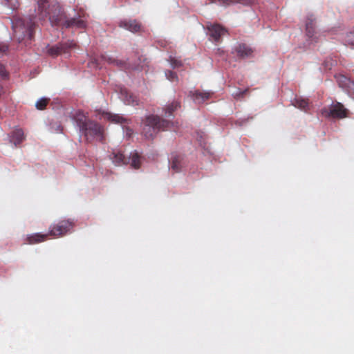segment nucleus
<instances>
[{"mask_svg":"<svg viewBox=\"0 0 354 354\" xmlns=\"http://www.w3.org/2000/svg\"><path fill=\"white\" fill-rule=\"evenodd\" d=\"M38 19L44 21L48 19L53 26H62L66 28L84 29L86 27V21L83 14L66 19L64 11L59 3H48V0H38Z\"/></svg>","mask_w":354,"mask_h":354,"instance_id":"obj_1","label":"nucleus"},{"mask_svg":"<svg viewBox=\"0 0 354 354\" xmlns=\"http://www.w3.org/2000/svg\"><path fill=\"white\" fill-rule=\"evenodd\" d=\"M74 119L87 142H91L95 138L103 140L104 128L99 123L91 120L80 111L75 114Z\"/></svg>","mask_w":354,"mask_h":354,"instance_id":"obj_2","label":"nucleus"},{"mask_svg":"<svg viewBox=\"0 0 354 354\" xmlns=\"http://www.w3.org/2000/svg\"><path fill=\"white\" fill-rule=\"evenodd\" d=\"M35 22L33 19L24 20L17 16H15L12 19V28L14 32V37L21 42L25 37L31 40L34 37Z\"/></svg>","mask_w":354,"mask_h":354,"instance_id":"obj_3","label":"nucleus"},{"mask_svg":"<svg viewBox=\"0 0 354 354\" xmlns=\"http://www.w3.org/2000/svg\"><path fill=\"white\" fill-rule=\"evenodd\" d=\"M171 125H173V123L169 121L162 119L158 115H151L145 119L143 133L147 138H153L157 131L171 129Z\"/></svg>","mask_w":354,"mask_h":354,"instance_id":"obj_4","label":"nucleus"},{"mask_svg":"<svg viewBox=\"0 0 354 354\" xmlns=\"http://www.w3.org/2000/svg\"><path fill=\"white\" fill-rule=\"evenodd\" d=\"M111 159L115 165H130L133 169H139L141 166V156L136 151H133L129 156H125L122 153L113 152L110 156Z\"/></svg>","mask_w":354,"mask_h":354,"instance_id":"obj_5","label":"nucleus"},{"mask_svg":"<svg viewBox=\"0 0 354 354\" xmlns=\"http://www.w3.org/2000/svg\"><path fill=\"white\" fill-rule=\"evenodd\" d=\"M74 225V221L71 219L60 221L57 223L50 226L49 231L47 233L48 236L54 238L63 236L69 232L73 228Z\"/></svg>","mask_w":354,"mask_h":354,"instance_id":"obj_6","label":"nucleus"},{"mask_svg":"<svg viewBox=\"0 0 354 354\" xmlns=\"http://www.w3.org/2000/svg\"><path fill=\"white\" fill-rule=\"evenodd\" d=\"M348 110L340 102H335L328 108L322 110V114L326 118L342 119L347 117Z\"/></svg>","mask_w":354,"mask_h":354,"instance_id":"obj_7","label":"nucleus"},{"mask_svg":"<svg viewBox=\"0 0 354 354\" xmlns=\"http://www.w3.org/2000/svg\"><path fill=\"white\" fill-rule=\"evenodd\" d=\"M77 44L73 41L59 43L55 46H47V53L52 57H57L62 53H66L71 48H75Z\"/></svg>","mask_w":354,"mask_h":354,"instance_id":"obj_8","label":"nucleus"},{"mask_svg":"<svg viewBox=\"0 0 354 354\" xmlns=\"http://www.w3.org/2000/svg\"><path fill=\"white\" fill-rule=\"evenodd\" d=\"M209 36L214 41H219L221 36L224 35L227 30L225 28L219 24H211L207 26Z\"/></svg>","mask_w":354,"mask_h":354,"instance_id":"obj_9","label":"nucleus"},{"mask_svg":"<svg viewBox=\"0 0 354 354\" xmlns=\"http://www.w3.org/2000/svg\"><path fill=\"white\" fill-rule=\"evenodd\" d=\"M233 53H235L239 58L245 59L252 56L253 50L245 44H239L234 47Z\"/></svg>","mask_w":354,"mask_h":354,"instance_id":"obj_10","label":"nucleus"},{"mask_svg":"<svg viewBox=\"0 0 354 354\" xmlns=\"http://www.w3.org/2000/svg\"><path fill=\"white\" fill-rule=\"evenodd\" d=\"M120 26L132 32H138L141 29V24L136 19L124 20L120 22Z\"/></svg>","mask_w":354,"mask_h":354,"instance_id":"obj_11","label":"nucleus"},{"mask_svg":"<svg viewBox=\"0 0 354 354\" xmlns=\"http://www.w3.org/2000/svg\"><path fill=\"white\" fill-rule=\"evenodd\" d=\"M337 81L340 87L344 88L347 93H354V82L344 75H339Z\"/></svg>","mask_w":354,"mask_h":354,"instance_id":"obj_12","label":"nucleus"},{"mask_svg":"<svg viewBox=\"0 0 354 354\" xmlns=\"http://www.w3.org/2000/svg\"><path fill=\"white\" fill-rule=\"evenodd\" d=\"M48 234H40L35 233L32 234L28 235L24 241L25 244H37L41 242H44L48 239Z\"/></svg>","mask_w":354,"mask_h":354,"instance_id":"obj_13","label":"nucleus"},{"mask_svg":"<svg viewBox=\"0 0 354 354\" xmlns=\"http://www.w3.org/2000/svg\"><path fill=\"white\" fill-rule=\"evenodd\" d=\"M25 140V136L21 129H16L11 133L10 141L12 142L15 146L19 145Z\"/></svg>","mask_w":354,"mask_h":354,"instance_id":"obj_14","label":"nucleus"},{"mask_svg":"<svg viewBox=\"0 0 354 354\" xmlns=\"http://www.w3.org/2000/svg\"><path fill=\"white\" fill-rule=\"evenodd\" d=\"M295 107L304 111H308L310 109V104L308 99L302 97H296L292 102Z\"/></svg>","mask_w":354,"mask_h":354,"instance_id":"obj_15","label":"nucleus"},{"mask_svg":"<svg viewBox=\"0 0 354 354\" xmlns=\"http://www.w3.org/2000/svg\"><path fill=\"white\" fill-rule=\"evenodd\" d=\"M191 94L194 101L198 104L203 103L204 102L207 100L210 97V93L201 92L198 91H196L194 93L191 92Z\"/></svg>","mask_w":354,"mask_h":354,"instance_id":"obj_16","label":"nucleus"},{"mask_svg":"<svg viewBox=\"0 0 354 354\" xmlns=\"http://www.w3.org/2000/svg\"><path fill=\"white\" fill-rule=\"evenodd\" d=\"M315 19L313 17V16L310 15V17H308L306 22V35L310 38H313L315 33Z\"/></svg>","mask_w":354,"mask_h":354,"instance_id":"obj_17","label":"nucleus"},{"mask_svg":"<svg viewBox=\"0 0 354 354\" xmlns=\"http://www.w3.org/2000/svg\"><path fill=\"white\" fill-rule=\"evenodd\" d=\"M218 2L223 6H229L232 3H241L243 5H250L253 2V0H209V3H214Z\"/></svg>","mask_w":354,"mask_h":354,"instance_id":"obj_18","label":"nucleus"},{"mask_svg":"<svg viewBox=\"0 0 354 354\" xmlns=\"http://www.w3.org/2000/svg\"><path fill=\"white\" fill-rule=\"evenodd\" d=\"M103 116L104 118L107 119L115 123H122L124 121V119L117 114H111L110 113H103Z\"/></svg>","mask_w":354,"mask_h":354,"instance_id":"obj_19","label":"nucleus"},{"mask_svg":"<svg viewBox=\"0 0 354 354\" xmlns=\"http://www.w3.org/2000/svg\"><path fill=\"white\" fill-rule=\"evenodd\" d=\"M171 169L175 172H179L181 170V158L180 156H175L172 158Z\"/></svg>","mask_w":354,"mask_h":354,"instance_id":"obj_20","label":"nucleus"},{"mask_svg":"<svg viewBox=\"0 0 354 354\" xmlns=\"http://www.w3.org/2000/svg\"><path fill=\"white\" fill-rule=\"evenodd\" d=\"M49 98H41L36 102L35 106L39 110H44L46 107L47 104L49 103Z\"/></svg>","mask_w":354,"mask_h":354,"instance_id":"obj_21","label":"nucleus"},{"mask_svg":"<svg viewBox=\"0 0 354 354\" xmlns=\"http://www.w3.org/2000/svg\"><path fill=\"white\" fill-rule=\"evenodd\" d=\"M179 106V103L177 102H174L171 104L167 106L166 111H165V115L166 116H170L172 113L176 111L178 107Z\"/></svg>","mask_w":354,"mask_h":354,"instance_id":"obj_22","label":"nucleus"},{"mask_svg":"<svg viewBox=\"0 0 354 354\" xmlns=\"http://www.w3.org/2000/svg\"><path fill=\"white\" fill-rule=\"evenodd\" d=\"M5 5L10 8L12 10H15L19 7L18 0H4Z\"/></svg>","mask_w":354,"mask_h":354,"instance_id":"obj_23","label":"nucleus"},{"mask_svg":"<svg viewBox=\"0 0 354 354\" xmlns=\"http://www.w3.org/2000/svg\"><path fill=\"white\" fill-rule=\"evenodd\" d=\"M126 102L128 104H131L133 106L138 104V100H137L136 96L132 94H127Z\"/></svg>","mask_w":354,"mask_h":354,"instance_id":"obj_24","label":"nucleus"},{"mask_svg":"<svg viewBox=\"0 0 354 354\" xmlns=\"http://www.w3.org/2000/svg\"><path fill=\"white\" fill-rule=\"evenodd\" d=\"M167 78L171 82H178V78L176 73L171 71H167L165 72Z\"/></svg>","mask_w":354,"mask_h":354,"instance_id":"obj_25","label":"nucleus"},{"mask_svg":"<svg viewBox=\"0 0 354 354\" xmlns=\"http://www.w3.org/2000/svg\"><path fill=\"white\" fill-rule=\"evenodd\" d=\"M345 41L348 45L354 46V31L346 35Z\"/></svg>","mask_w":354,"mask_h":354,"instance_id":"obj_26","label":"nucleus"},{"mask_svg":"<svg viewBox=\"0 0 354 354\" xmlns=\"http://www.w3.org/2000/svg\"><path fill=\"white\" fill-rule=\"evenodd\" d=\"M107 62L109 63L113 64L121 68L123 67V66L124 65V63L123 62L111 57L107 59Z\"/></svg>","mask_w":354,"mask_h":354,"instance_id":"obj_27","label":"nucleus"},{"mask_svg":"<svg viewBox=\"0 0 354 354\" xmlns=\"http://www.w3.org/2000/svg\"><path fill=\"white\" fill-rule=\"evenodd\" d=\"M0 77L2 78H6L8 77V73L5 68V66L0 63Z\"/></svg>","mask_w":354,"mask_h":354,"instance_id":"obj_28","label":"nucleus"},{"mask_svg":"<svg viewBox=\"0 0 354 354\" xmlns=\"http://www.w3.org/2000/svg\"><path fill=\"white\" fill-rule=\"evenodd\" d=\"M8 50V46L6 44L0 43V53H4Z\"/></svg>","mask_w":354,"mask_h":354,"instance_id":"obj_29","label":"nucleus"},{"mask_svg":"<svg viewBox=\"0 0 354 354\" xmlns=\"http://www.w3.org/2000/svg\"><path fill=\"white\" fill-rule=\"evenodd\" d=\"M171 64L174 68H176L181 66V62L174 59V58H171Z\"/></svg>","mask_w":354,"mask_h":354,"instance_id":"obj_30","label":"nucleus"},{"mask_svg":"<svg viewBox=\"0 0 354 354\" xmlns=\"http://www.w3.org/2000/svg\"><path fill=\"white\" fill-rule=\"evenodd\" d=\"M127 131H127V134H129V135L130 136V135L132 133V130H131V129H127Z\"/></svg>","mask_w":354,"mask_h":354,"instance_id":"obj_31","label":"nucleus"},{"mask_svg":"<svg viewBox=\"0 0 354 354\" xmlns=\"http://www.w3.org/2000/svg\"><path fill=\"white\" fill-rule=\"evenodd\" d=\"M245 93H246V90L242 93V95H243Z\"/></svg>","mask_w":354,"mask_h":354,"instance_id":"obj_32","label":"nucleus"}]
</instances>
